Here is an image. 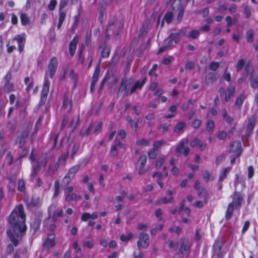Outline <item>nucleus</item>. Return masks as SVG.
Segmentation results:
<instances>
[{"mask_svg":"<svg viewBox=\"0 0 258 258\" xmlns=\"http://www.w3.org/2000/svg\"><path fill=\"white\" fill-rule=\"evenodd\" d=\"M25 222L24 208L22 205H19L14 209L9 216V223L12 229L7 232L11 242L15 246H17L19 240L26 230Z\"/></svg>","mask_w":258,"mask_h":258,"instance_id":"nucleus-1","label":"nucleus"},{"mask_svg":"<svg viewBox=\"0 0 258 258\" xmlns=\"http://www.w3.org/2000/svg\"><path fill=\"white\" fill-rule=\"evenodd\" d=\"M242 201V198L240 193L235 192L232 202L229 203L227 207L225 214L226 220H228L231 218L233 211L239 209L241 207Z\"/></svg>","mask_w":258,"mask_h":258,"instance_id":"nucleus-2","label":"nucleus"},{"mask_svg":"<svg viewBox=\"0 0 258 258\" xmlns=\"http://www.w3.org/2000/svg\"><path fill=\"white\" fill-rule=\"evenodd\" d=\"M150 244V237L148 234L141 233L137 241V246L139 249L141 248L146 249Z\"/></svg>","mask_w":258,"mask_h":258,"instance_id":"nucleus-3","label":"nucleus"},{"mask_svg":"<svg viewBox=\"0 0 258 258\" xmlns=\"http://www.w3.org/2000/svg\"><path fill=\"white\" fill-rule=\"evenodd\" d=\"M62 157H59L57 161L54 165L49 164L48 168L45 172V175L48 176L49 175H53L55 174L60 165V161Z\"/></svg>","mask_w":258,"mask_h":258,"instance_id":"nucleus-4","label":"nucleus"},{"mask_svg":"<svg viewBox=\"0 0 258 258\" xmlns=\"http://www.w3.org/2000/svg\"><path fill=\"white\" fill-rule=\"evenodd\" d=\"M230 153H236V157H239L241 154V144L239 141H234L230 143Z\"/></svg>","mask_w":258,"mask_h":258,"instance_id":"nucleus-5","label":"nucleus"},{"mask_svg":"<svg viewBox=\"0 0 258 258\" xmlns=\"http://www.w3.org/2000/svg\"><path fill=\"white\" fill-rule=\"evenodd\" d=\"M12 78V75L10 72H8L5 77V86L4 90L7 93H9L14 90V85L10 82Z\"/></svg>","mask_w":258,"mask_h":258,"instance_id":"nucleus-6","label":"nucleus"},{"mask_svg":"<svg viewBox=\"0 0 258 258\" xmlns=\"http://www.w3.org/2000/svg\"><path fill=\"white\" fill-rule=\"evenodd\" d=\"M73 103L71 97L68 93H66L63 96L62 108L70 112L72 108Z\"/></svg>","mask_w":258,"mask_h":258,"instance_id":"nucleus-7","label":"nucleus"},{"mask_svg":"<svg viewBox=\"0 0 258 258\" xmlns=\"http://www.w3.org/2000/svg\"><path fill=\"white\" fill-rule=\"evenodd\" d=\"M57 66V60L55 57H53L48 64V69L49 73V76L52 78L56 72Z\"/></svg>","mask_w":258,"mask_h":258,"instance_id":"nucleus-8","label":"nucleus"},{"mask_svg":"<svg viewBox=\"0 0 258 258\" xmlns=\"http://www.w3.org/2000/svg\"><path fill=\"white\" fill-rule=\"evenodd\" d=\"M49 86L50 82L46 78H45L44 83L41 94V101H45L46 100V97L49 92Z\"/></svg>","mask_w":258,"mask_h":258,"instance_id":"nucleus-9","label":"nucleus"},{"mask_svg":"<svg viewBox=\"0 0 258 258\" xmlns=\"http://www.w3.org/2000/svg\"><path fill=\"white\" fill-rule=\"evenodd\" d=\"M257 117L256 115H252L248 119V122L246 130V135L249 136L254 126Z\"/></svg>","mask_w":258,"mask_h":258,"instance_id":"nucleus-10","label":"nucleus"},{"mask_svg":"<svg viewBox=\"0 0 258 258\" xmlns=\"http://www.w3.org/2000/svg\"><path fill=\"white\" fill-rule=\"evenodd\" d=\"M188 143V139L187 138H185L182 139L179 142V144L177 146L175 155L179 157L181 155L182 153V150L184 148L185 145L187 144Z\"/></svg>","mask_w":258,"mask_h":258,"instance_id":"nucleus-11","label":"nucleus"},{"mask_svg":"<svg viewBox=\"0 0 258 258\" xmlns=\"http://www.w3.org/2000/svg\"><path fill=\"white\" fill-rule=\"evenodd\" d=\"M190 146L191 147H198L201 151H204L206 148V144L198 138H195L191 141Z\"/></svg>","mask_w":258,"mask_h":258,"instance_id":"nucleus-12","label":"nucleus"},{"mask_svg":"<svg viewBox=\"0 0 258 258\" xmlns=\"http://www.w3.org/2000/svg\"><path fill=\"white\" fill-rule=\"evenodd\" d=\"M55 236L53 234H50L48 235L47 239L43 244V247L47 250H48L50 247H53L55 245L54 239Z\"/></svg>","mask_w":258,"mask_h":258,"instance_id":"nucleus-13","label":"nucleus"},{"mask_svg":"<svg viewBox=\"0 0 258 258\" xmlns=\"http://www.w3.org/2000/svg\"><path fill=\"white\" fill-rule=\"evenodd\" d=\"M100 73V69L99 67H97L95 68L94 73L92 78V81L90 86V90L92 92L95 90V86L96 82L98 81Z\"/></svg>","mask_w":258,"mask_h":258,"instance_id":"nucleus-14","label":"nucleus"},{"mask_svg":"<svg viewBox=\"0 0 258 258\" xmlns=\"http://www.w3.org/2000/svg\"><path fill=\"white\" fill-rule=\"evenodd\" d=\"M234 93L235 86L233 85L230 84L229 87L227 88L224 95V100L225 102H228L231 98L233 96Z\"/></svg>","mask_w":258,"mask_h":258,"instance_id":"nucleus-15","label":"nucleus"},{"mask_svg":"<svg viewBox=\"0 0 258 258\" xmlns=\"http://www.w3.org/2000/svg\"><path fill=\"white\" fill-rule=\"evenodd\" d=\"M79 41V36L76 35L71 41L69 45V52L72 56H73L77 48V44Z\"/></svg>","mask_w":258,"mask_h":258,"instance_id":"nucleus-16","label":"nucleus"},{"mask_svg":"<svg viewBox=\"0 0 258 258\" xmlns=\"http://www.w3.org/2000/svg\"><path fill=\"white\" fill-rule=\"evenodd\" d=\"M246 98V95L244 93L240 94L236 98L235 102V107L236 109H239Z\"/></svg>","mask_w":258,"mask_h":258,"instance_id":"nucleus-17","label":"nucleus"},{"mask_svg":"<svg viewBox=\"0 0 258 258\" xmlns=\"http://www.w3.org/2000/svg\"><path fill=\"white\" fill-rule=\"evenodd\" d=\"M197 192L199 198L203 199L204 202L206 204L209 198V195L206 189L203 187L197 190Z\"/></svg>","mask_w":258,"mask_h":258,"instance_id":"nucleus-18","label":"nucleus"},{"mask_svg":"<svg viewBox=\"0 0 258 258\" xmlns=\"http://www.w3.org/2000/svg\"><path fill=\"white\" fill-rule=\"evenodd\" d=\"M218 79L217 76L213 73H209L206 77L205 81L207 85L214 83Z\"/></svg>","mask_w":258,"mask_h":258,"instance_id":"nucleus-19","label":"nucleus"},{"mask_svg":"<svg viewBox=\"0 0 258 258\" xmlns=\"http://www.w3.org/2000/svg\"><path fill=\"white\" fill-rule=\"evenodd\" d=\"M127 85V81L126 79L122 80L119 88L118 93L123 92V95L126 96L128 92Z\"/></svg>","mask_w":258,"mask_h":258,"instance_id":"nucleus-20","label":"nucleus"},{"mask_svg":"<svg viewBox=\"0 0 258 258\" xmlns=\"http://www.w3.org/2000/svg\"><path fill=\"white\" fill-rule=\"evenodd\" d=\"M181 246L180 251L181 253L188 251L190 248L189 242L187 240L181 239L180 240Z\"/></svg>","mask_w":258,"mask_h":258,"instance_id":"nucleus-21","label":"nucleus"},{"mask_svg":"<svg viewBox=\"0 0 258 258\" xmlns=\"http://www.w3.org/2000/svg\"><path fill=\"white\" fill-rule=\"evenodd\" d=\"M222 115L223 119L228 124H231L233 122V118L228 114V113L225 109L222 110Z\"/></svg>","mask_w":258,"mask_h":258,"instance_id":"nucleus-22","label":"nucleus"},{"mask_svg":"<svg viewBox=\"0 0 258 258\" xmlns=\"http://www.w3.org/2000/svg\"><path fill=\"white\" fill-rule=\"evenodd\" d=\"M146 81V79L144 78L142 81H137L136 82V83L134 84V85L133 86L131 90V93L132 94L134 93L137 89H141L142 86L145 84V82Z\"/></svg>","mask_w":258,"mask_h":258,"instance_id":"nucleus-23","label":"nucleus"},{"mask_svg":"<svg viewBox=\"0 0 258 258\" xmlns=\"http://www.w3.org/2000/svg\"><path fill=\"white\" fill-rule=\"evenodd\" d=\"M180 37L176 33H171L169 37L165 41V42H168L169 43H171L172 41H174L175 43H177L179 40Z\"/></svg>","mask_w":258,"mask_h":258,"instance_id":"nucleus-24","label":"nucleus"},{"mask_svg":"<svg viewBox=\"0 0 258 258\" xmlns=\"http://www.w3.org/2000/svg\"><path fill=\"white\" fill-rule=\"evenodd\" d=\"M80 168V165H76L74 166H72L71 168H70L69 169L67 174L68 175H70V176L72 177L73 178H74L75 174L79 170Z\"/></svg>","mask_w":258,"mask_h":258,"instance_id":"nucleus-25","label":"nucleus"},{"mask_svg":"<svg viewBox=\"0 0 258 258\" xmlns=\"http://www.w3.org/2000/svg\"><path fill=\"white\" fill-rule=\"evenodd\" d=\"M29 135V131L27 130L24 131L21 136V137L20 139V141L19 142V147H22L25 143V141Z\"/></svg>","mask_w":258,"mask_h":258,"instance_id":"nucleus-26","label":"nucleus"},{"mask_svg":"<svg viewBox=\"0 0 258 258\" xmlns=\"http://www.w3.org/2000/svg\"><path fill=\"white\" fill-rule=\"evenodd\" d=\"M173 18V14L172 12H167L164 16V19L161 23V27H162L164 25V20H165V21L168 23L169 24L172 21Z\"/></svg>","mask_w":258,"mask_h":258,"instance_id":"nucleus-27","label":"nucleus"},{"mask_svg":"<svg viewBox=\"0 0 258 258\" xmlns=\"http://www.w3.org/2000/svg\"><path fill=\"white\" fill-rule=\"evenodd\" d=\"M231 169V167H227L223 169L220 173L219 178V181H222L224 180L226 178L227 174L229 173Z\"/></svg>","mask_w":258,"mask_h":258,"instance_id":"nucleus-28","label":"nucleus"},{"mask_svg":"<svg viewBox=\"0 0 258 258\" xmlns=\"http://www.w3.org/2000/svg\"><path fill=\"white\" fill-rule=\"evenodd\" d=\"M257 77L255 75H251L250 78V86L251 88H252L254 89H255L257 88Z\"/></svg>","mask_w":258,"mask_h":258,"instance_id":"nucleus-29","label":"nucleus"},{"mask_svg":"<svg viewBox=\"0 0 258 258\" xmlns=\"http://www.w3.org/2000/svg\"><path fill=\"white\" fill-rule=\"evenodd\" d=\"M223 246V241L221 240H217L214 244L213 250L214 252L218 253Z\"/></svg>","mask_w":258,"mask_h":258,"instance_id":"nucleus-30","label":"nucleus"},{"mask_svg":"<svg viewBox=\"0 0 258 258\" xmlns=\"http://www.w3.org/2000/svg\"><path fill=\"white\" fill-rule=\"evenodd\" d=\"M166 144V142L163 140H158L155 141L153 144V148L154 149L159 151V148Z\"/></svg>","mask_w":258,"mask_h":258,"instance_id":"nucleus-31","label":"nucleus"},{"mask_svg":"<svg viewBox=\"0 0 258 258\" xmlns=\"http://www.w3.org/2000/svg\"><path fill=\"white\" fill-rule=\"evenodd\" d=\"M81 197L80 196H78L76 194H68L66 196V201L67 202H70L75 200H80Z\"/></svg>","mask_w":258,"mask_h":258,"instance_id":"nucleus-32","label":"nucleus"},{"mask_svg":"<svg viewBox=\"0 0 258 258\" xmlns=\"http://www.w3.org/2000/svg\"><path fill=\"white\" fill-rule=\"evenodd\" d=\"M73 178L66 174L62 179V185L67 186L73 180Z\"/></svg>","mask_w":258,"mask_h":258,"instance_id":"nucleus-33","label":"nucleus"},{"mask_svg":"<svg viewBox=\"0 0 258 258\" xmlns=\"http://www.w3.org/2000/svg\"><path fill=\"white\" fill-rule=\"evenodd\" d=\"M136 144L138 146H148L150 145V141L145 138H142L138 140Z\"/></svg>","mask_w":258,"mask_h":258,"instance_id":"nucleus-34","label":"nucleus"},{"mask_svg":"<svg viewBox=\"0 0 258 258\" xmlns=\"http://www.w3.org/2000/svg\"><path fill=\"white\" fill-rule=\"evenodd\" d=\"M171 6L173 11H177L180 9H182V7L181 5L180 0H174Z\"/></svg>","mask_w":258,"mask_h":258,"instance_id":"nucleus-35","label":"nucleus"},{"mask_svg":"<svg viewBox=\"0 0 258 258\" xmlns=\"http://www.w3.org/2000/svg\"><path fill=\"white\" fill-rule=\"evenodd\" d=\"M215 127V123L212 120H209L207 123L206 130L209 133H211L213 131Z\"/></svg>","mask_w":258,"mask_h":258,"instance_id":"nucleus-36","label":"nucleus"},{"mask_svg":"<svg viewBox=\"0 0 258 258\" xmlns=\"http://www.w3.org/2000/svg\"><path fill=\"white\" fill-rule=\"evenodd\" d=\"M186 123L184 122L180 121L175 126L174 131L175 133H179L185 127Z\"/></svg>","mask_w":258,"mask_h":258,"instance_id":"nucleus-37","label":"nucleus"},{"mask_svg":"<svg viewBox=\"0 0 258 258\" xmlns=\"http://www.w3.org/2000/svg\"><path fill=\"white\" fill-rule=\"evenodd\" d=\"M20 19L21 23L23 25L25 26L29 24L30 20L26 14H21L20 16Z\"/></svg>","mask_w":258,"mask_h":258,"instance_id":"nucleus-38","label":"nucleus"},{"mask_svg":"<svg viewBox=\"0 0 258 258\" xmlns=\"http://www.w3.org/2000/svg\"><path fill=\"white\" fill-rule=\"evenodd\" d=\"M159 151H157L154 148H152L148 152L149 158L151 159H154L158 155Z\"/></svg>","mask_w":258,"mask_h":258,"instance_id":"nucleus-39","label":"nucleus"},{"mask_svg":"<svg viewBox=\"0 0 258 258\" xmlns=\"http://www.w3.org/2000/svg\"><path fill=\"white\" fill-rule=\"evenodd\" d=\"M253 31L252 30H249L246 34V38L247 41L249 43H252L253 41Z\"/></svg>","mask_w":258,"mask_h":258,"instance_id":"nucleus-40","label":"nucleus"},{"mask_svg":"<svg viewBox=\"0 0 258 258\" xmlns=\"http://www.w3.org/2000/svg\"><path fill=\"white\" fill-rule=\"evenodd\" d=\"M80 120V116L78 115L77 117H74L71 122L70 126L73 129H76L77 126L79 124Z\"/></svg>","mask_w":258,"mask_h":258,"instance_id":"nucleus-41","label":"nucleus"},{"mask_svg":"<svg viewBox=\"0 0 258 258\" xmlns=\"http://www.w3.org/2000/svg\"><path fill=\"white\" fill-rule=\"evenodd\" d=\"M54 193L53 197H56L58 196L59 192V181L58 180H56L54 183Z\"/></svg>","mask_w":258,"mask_h":258,"instance_id":"nucleus-42","label":"nucleus"},{"mask_svg":"<svg viewBox=\"0 0 258 258\" xmlns=\"http://www.w3.org/2000/svg\"><path fill=\"white\" fill-rule=\"evenodd\" d=\"M100 51L102 52V56L104 57H107L109 56L110 53V49L108 47H101Z\"/></svg>","mask_w":258,"mask_h":258,"instance_id":"nucleus-43","label":"nucleus"},{"mask_svg":"<svg viewBox=\"0 0 258 258\" xmlns=\"http://www.w3.org/2000/svg\"><path fill=\"white\" fill-rule=\"evenodd\" d=\"M227 136V133L224 131H220L217 132V137L220 140H223Z\"/></svg>","mask_w":258,"mask_h":258,"instance_id":"nucleus-44","label":"nucleus"},{"mask_svg":"<svg viewBox=\"0 0 258 258\" xmlns=\"http://www.w3.org/2000/svg\"><path fill=\"white\" fill-rule=\"evenodd\" d=\"M40 168V165H38L37 166L33 167L32 168V172L30 175V178L31 180H33L36 174L38 173V171H39Z\"/></svg>","mask_w":258,"mask_h":258,"instance_id":"nucleus-45","label":"nucleus"},{"mask_svg":"<svg viewBox=\"0 0 258 258\" xmlns=\"http://www.w3.org/2000/svg\"><path fill=\"white\" fill-rule=\"evenodd\" d=\"M199 36V32L197 30H193L189 32L188 34L187 35V36L188 37H190L193 39H196Z\"/></svg>","mask_w":258,"mask_h":258,"instance_id":"nucleus-46","label":"nucleus"},{"mask_svg":"<svg viewBox=\"0 0 258 258\" xmlns=\"http://www.w3.org/2000/svg\"><path fill=\"white\" fill-rule=\"evenodd\" d=\"M245 60L243 59H241L238 61L236 66L237 72L240 71L243 69L245 64Z\"/></svg>","mask_w":258,"mask_h":258,"instance_id":"nucleus-47","label":"nucleus"},{"mask_svg":"<svg viewBox=\"0 0 258 258\" xmlns=\"http://www.w3.org/2000/svg\"><path fill=\"white\" fill-rule=\"evenodd\" d=\"M165 160V157H161L158 158L155 164V168L157 169L160 168L162 166L163 164L164 163Z\"/></svg>","mask_w":258,"mask_h":258,"instance_id":"nucleus-48","label":"nucleus"},{"mask_svg":"<svg viewBox=\"0 0 258 258\" xmlns=\"http://www.w3.org/2000/svg\"><path fill=\"white\" fill-rule=\"evenodd\" d=\"M91 129H92V125L90 124L88 127L83 128L80 132V135L82 136H87L89 134Z\"/></svg>","mask_w":258,"mask_h":258,"instance_id":"nucleus-49","label":"nucleus"},{"mask_svg":"<svg viewBox=\"0 0 258 258\" xmlns=\"http://www.w3.org/2000/svg\"><path fill=\"white\" fill-rule=\"evenodd\" d=\"M18 188L20 191H24L25 189V183L23 179L19 180Z\"/></svg>","mask_w":258,"mask_h":258,"instance_id":"nucleus-50","label":"nucleus"},{"mask_svg":"<svg viewBox=\"0 0 258 258\" xmlns=\"http://www.w3.org/2000/svg\"><path fill=\"white\" fill-rule=\"evenodd\" d=\"M14 40L17 41L19 44L22 43L25 41V34L18 35L15 36Z\"/></svg>","mask_w":258,"mask_h":258,"instance_id":"nucleus-51","label":"nucleus"},{"mask_svg":"<svg viewBox=\"0 0 258 258\" xmlns=\"http://www.w3.org/2000/svg\"><path fill=\"white\" fill-rule=\"evenodd\" d=\"M140 166H142V167H144L146 162H147V156L146 155H142L140 157Z\"/></svg>","mask_w":258,"mask_h":258,"instance_id":"nucleus-52","label":"nucleus"},{"mask_svg":"<svg viewBox=\"0 0 258 258\" xmlns=\"http://www.w3.org/2000/svg\"><path fill=\"white\" fill-rule=\"evenodd\" d=\"M245 71L247 74H251L253 72V68L252 66L251 65L249 61H248L246 64L245 65Z\"/></svg>","mask_w":258,"mask_h":258,"instance_id":"nucleus-53","label":"nucleus"},{"mask_svg":"<svg viewBox=\"0 0 258 258\" xmlns=\"http://www.w3.org/2000/svg\"><path fill=\"white\" fill-rule=\"evenodd\" d=\"M133 237V234L131 233L128 234L127 235H121L120 239L122 241H126L130 240Z\"/></svg>","mask_w":258,"mask_h":258,"instance_id":"nucleus-54","label":"nucleus"},{"mask_svg":"<svg viewBox=\"0 0 258 258\" xmlns=\"http://www.w3.org/2000/svg\"><path fill=\"white\" fill-rule=\"evenodd\" d=\"M169 126H170L169 124L167 123H163V124H161L158 127V130L162 131V132H164L167 131L168 130Z\"/></svg>","mask_w":258,"mask_h":258,"instance_id":"nucleus-55","label":"nucleus"},{"mask_svg":"<svg viewBox=\"0 0 258 258\" xmlns=\"http://www.w3.org/2000/svg\"><path fill=\"white\" fill-rule=\"evenodd\" d=\"M117 146H116V144L114 143V144L111 147L110 153V154L114 156H116L118 155L117 151Z\"/></svg>","mask_w":258,"mask_h":258,"instance_id":"nucleus-56","label":"nucleus"},{"mask_svg":"<svg viewBox=\"0 0 258 258\" xmlns=\"http://www.w3.org/2000/svg\"><path fill=\"white\" fill-rule=\"evenodd\" d=\"M57 4V1L56 0H51L49 5H48V9L50 11H53L54 10Z\"/></svg>","mask_w":258,"mask_h":258,"instance_id":"nucleus-57","label":"nucleus"},{"mask_svg":"<svg viewBox=\"0 0 258 258\" xmlns=\"http://www.w3.org/2000/svg\"><path fill=\"white\" fill-rule=\"evenodd\" d=\"M211 175L209 172L207 170H205L203 172V177L205 182H207L209 181Z\"/></svg>","mask_w":258,"mask_h":258,"instance_id":"nucleus-58","label":"nucleus"},{"mask_svg":"<svg viewBox=\"0 0 258 258\" xmlns=\"http://www.w3.org/2000/svg\"><path fill=\"white\" fill-rule=\"evenodd\" d=\"M121 195L120 196H117L115 197V200L117 202H120L122 201L124 198L126 196V193L125 191L123 190L121 192Z\"/></svg>","mask_w":258,"mask_h":258,"instance_id":"nucleus-59","label":"nucleus"},{"mask_svg":"<svg viewBox=\"0 0 258 258\" xmlns=\"http://www.w3.org/2000/svg\"><path fill=\"white\" fill-rule=\"evenodd\" d=\"M84 245L87 248L91 249L94 247V242L93 241L86 240L84 242Z\"/></svg>","mask_w":258,"mask_h":258,"instance_id":"nucleus-60","label":"nucleus"},{"mask_svg":"<svg viewBox=\"0 0 258 258\" xmlns=\"http://www.w3.org/2000/svg\"><path fill=\"white\" fill-rule=\"evenodd\" d=\"M152 177L153 178L157 177V180L161 181L163 177V174L162 172H155L153 174Z\"/></svg>","mask_w":258,"mask_h":258,"instance_id":"nucleus-61","label":"nucleus"},{"mask_svg":"<svg viewBox=\"0 0 258 258\" xmlns=\"http://www.w3.org/2000/svg\"><path fill=\"white\" fill-rule=\"evenodd\" d=\"M169 231L171 232H175L178 235L181 231V228L178 226H175L170 228Z\"/></svg>","mask_w":258,"mask_h":258,"instance_id":"nucleus-62","label":"nucleus"},{"mask_svg":"<svg viewBox=\"0 0 258 258\" xmlns=\"http://www.w3.org/2000/svg\"><path fill=\"white\" fill-rule=\"evenodd\" d=\"M201 123L202 121L200 119H196L194 121L192 126L195 129L198 128L201 125Z\"/></svg>","mask_w":258,"mask_h":258,"instance_id":"nucleus-63","label":"nucleus"},{"mask_svg":"<svg viewBox=\"0 0 258 258\" xmlns=\"http://www.w3.org/2000/svg\"><path fill=\"white\" fill-rule=\"evenodd\" d=\"M219 67V63L217 62H212L210 63V69L212 71H216Z\"/></svg>","mask_w":258,"mask_h":258,"instance_id":"nucleus-64","label":"nucleus"}]
</instances>
